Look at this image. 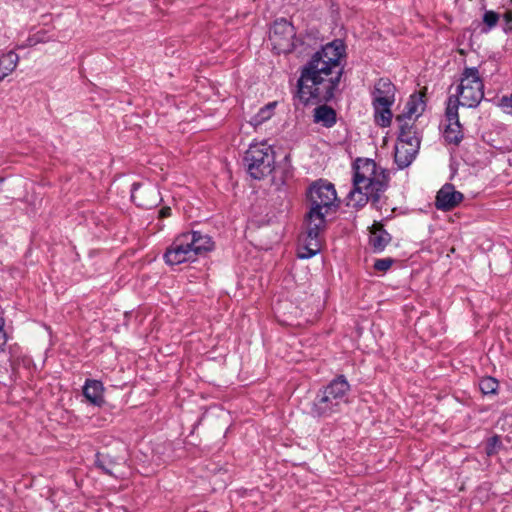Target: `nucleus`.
I'll list each match as a JSON object with an SVG mask.
<instances>
[{
	"mask_svg": "<svg viewBox=\"0 0 512 512\" xmlns=\"http://www.w3.org/2000/svg\"><path fill=\"white\" fill-rule=\"evenodd\" d=\"M344 51L341 41H333L317 51L303 66L297 82V97L303 104L312 99L327 102L334 97L342 76L340 59Z\"/></svg>",
	"mask_w": 512,
	"mask_h": 512,
	"instance_id": "obj_1",
	"label": "nucleus"
},
{
	"mask_svg": "<svg viewBox=\"0 0 512 512\" xmlns=\"http://www.w3.org/2000/svg\"><path fill=\"white\" fill-rule=\"evenodd\" d=\"M353 188L347 196V206L359 209L369 201L379 202L389 184V173L369 158H358L353 164Z\"/></svg>",
	"mask_w": 512,
	"mask_h": 512,
	"instance_id": "obj_2",
	"label": "nucleus"
},
{
	"mask_svg": "<svg viewBox=\"0 0 512 512\" xmlns=\"http://www.w3.org/2000/svg\"><path fill=\"white\" fill-rule=\"evenodd\" d=\"M309 210L305 223L316 227H325L326 216L338 208V198L334 185L325 180L314 182L307 192Z\"/></svg>",
	"mask_w": 512,
	"mask_h": 512,
	"instance_id": "obj_3",
	"label": "nucleus"
},
{
	"mask_svg": "<svg viewBox=\"0 0 512 512\" xmlns=\"http://www.w3.org/2000/svg\"><path fill=\"white\" fill-rule=\"evenodd\" d=\"M350 385L347 379L340 375L333 379L319 392L312 406V412L318 417H328L337 413L348 403Z\"/></svg>",
	"mask_w": 512,
	"mask_h": 512,
	"instance_id": "obj_4",
	"label": "nucleus"
},
{
	"mask_svg": "<svg viewBox=\"0 0 512 512\" xmlns=\"http://www.w3.org/2000/svg\"><path fill=\"white\" fill-rule=\"evenodd\" d=\"M396 87L388 78L378 79L371 91L375 122L388 127L392 121L391 107L395 102Z\"/></svg>",
	"mask_w": 512,
	"mask_h": 512,
	"instance_id": "obj_5",
	"label": "nucleus"
},
{
	"mask_svg": "<svg viewBox=\"0 0 512 512\" xmlns=\"http://www.w3.org/2000/svg\"><path fill=\"white\" fill-rule=\"evenodd\" d=\"M452 97L458 106L474 108L479 105L484 97V84L477 68L464 69L456 94Z\"/></svg>",
	"mask_w": 512,
	"mask_h": 512,
	"instance_id": "obj_6",
	"label": "nucleus"
},
{
	"mask_svg": "<svg viewBox=\"0 0 512 512\" xmlns=\"http://www.w3.org/2000/svg\"><path fill=\"white\" fill-rule=\"evenodd\" d=\"M247 171L254 179H263L274 169V151L266 142L252 143L245 153Z\"/></svg>",
	"mask_w": 512,
	"mask_h": 512,
	"instance_id": "obj_7",
	"label": "nucleus"
},
{
	"mask_svg": "<svg viewBox=\"0 0 512 512\" xmlns=\"http://www.w3.org/2000/svg\"><path fill=\"white\" fill-rule=\"evenodd\" d=\"M420 140L412 125L401 124L398 141L395 145V162L399 168L409 166L418 153Z\"/></svg>",
	"mask_w": 512,
	"mask_h": 512,
	"instance_id": "obj_8",
	"label": "nucleus"
},
{
	"mask_svg": "<svg viewBox=\"0 0 512 512\" xmlns=\"http://www.w3.org/2000/svg\"><path fill=\"white\" fill-rule=\"evenodd\" d=\"M295 29L285 19L276 20L270 30L269 39L277 53H289L294 47Z\"/></svg>",
	"mask_w": 512,
	"mask_h": 512,
	"instance_id": "obj_9",
	"label": "nucleus"
},
{
	"mask_svg": "<svg viewBox=\"0 0 512 512\" xmlns=\"http://www.w3.org/2000/svg\"><path fill=\"white\" fill-rule=\"evenodd\" d=\"M165 262L169 265H178L186 261H194L196 258L187 241L186 234L179 235L167 248L164 254Z\"/></svg>",
	"mask_w": 512,
	"mask_h": 512,
	"instance_id": "obj_10",
	"label": "nucleus"
},
{
	"mask_svg": "<svg viewBox=\"0 0 512 512\" xmlns=\"http://www.w3.org/2000/svg\"><path fill=\"white\" fill-rule=\"evenodd\" d=\"M445 121V140L452 144H458L463 138V133L459 122L458 104L453 100V97L448 98Z\"/></svg>",
	"mask_w": 512,
	"mask_h": 512,
	"instance_id": "obj_11",
	"label": "nucleus"
},
{
	"mask_svg": "<svg viewBox=\"0 0 512 512\" xmlns=\"http://www.w3.org/2000/svg\"><path fill=\"white\" fill-rule=\"evenodd\" d=\"M306 224V236L303 240V245L298 250V257L301 259H308L316 255L318 252H320L321 249V243L319 239L320 232L325 227H316L314 229V226L311 223H305Z\"/></svg>",
	"mask_w": 512,
	"mask_h": 512,
	"instance_id": "obj_12",
	"label": "nucleus"
},
{
	"mask_svg": "<svg viewBox=\"0 0 512 512\" xmlns=\"http://www.w3.org/2000/svg\"><path fill=\"white\" fill-rule=\"evenodd\" d=\"M463 200V194L455 190L451 184H445L437 193L435 205L437 209L449 211Z\"/></svg>",
	"mask_w": 512,
	"mask_h": 512,
	"instance_id": "obj_13",
	"label": "nucleus"
},
{
	"mask_svg": "<svg viewBox=\"0 0 512 512\" xmlns=\"http://www.w3.org/2000/svg\"><path fill=\"white\" fill-rule=\"evenodd\" d=\"M425 103L421 94H412L406 104L405 112L396 117V121L401 124H409L412 117L418 118L424 111Z\"/></svg>",
	"mask_w": 512,
	"mask_h": 512,
	"instance_id": "obj_14",
	"label": "nucleus"
},
{
	"mask_svg": "<svg viewBox=\"0 0 512 512\" xmlns=\"http://www.w3.org/2000/svg\"><path fill=\"white\" fill-rule=\"evenodd\" d=\"M131 199L139 207L151 208L157 204L156 196L149 186L134 183L131 188Z\"/></svg>",
	"mask_w": 512,
	"mask_h": 512,
	"instance_id": "obj_15",
	"label": "nucleus"
},
{
	"mask_svg": "<svg viewBox=\"0 0 512 512\" xmlns=\"http://www.w3.org/2000/svg\"><path fill=\"white\" fill-rule=\"evenodd\" d=\"M185 234L195 258H197L198 255H202L212 249L213 242L208 235H202L199 232H191Z\"/></svg>",
	"mask_w": 512,
	"mask_h": 512,
	"instance_id": "obj_16",
	"label": "nucleus"
},
{
	"mask_svg": "<svg viewBox=\"0 0 512 512\" xmlns=\"http://www.w3.org/2000/svg\"><path fill=\"white\" fill-rule=\"evenodd\" d=\"M104 387L102 382L93 379H87L83 387V395L85 398L96 406L104 403Z\"/></svg>",
	"mask_w": 512,
	"mask_h": 512,
	"instance_id": "obj_17",
	"label": "nucleus"
},
{
	"mask_svg": "<svg viewBox=\"0 0 512 512\" xmlns=\"http://www.w3.org/2000/svg\"><path fill=\"white\" fill-rule=\"evenodd\" d=\"M391 241L390 234L383 229V226L379 222H375L370 230V244L375 251H382Z\"/></svg>",
	"mask_w": 512,
	"mask_h": 512,
	"instance_id": "obj_18",
	"label": "nucleus"
},
{
	"mask_svg": "<svg viewBox=\"0 0 512 512\" xmlns=\"http://www.w3.org/2000/svg\"><path fill=\"white\" fill-rule=\"evenodd\" d=\"M19 62V56L14 51H9L0 57V81L10 75Z\"/></svg>",
	"mask_w": 512,
	"mask_h": 512,
	"instance_id": "obj_19",
	"label": "nucleus"
},
{
	"mask_svg": "<svg viewBox=\"0 0 512 512\" xmlns=\"http://www.w3.org/2000/svg\"><path fill=\"white\" fill-rule=\"evenodd\" d=\"M314 121L322 123L325 127H332L336 123V113L331 107L322 105L315 109Z\"/></svg>",
	"mask_w": 512,
	"mask_h": 512,
	"instance_id": "obj_20",
	"label": "nucleus"
},
{
	"mask_svg": "<svg viewBox=\"0 0 512 512\" xmlns=\"http://www.w3.org/2000/svg\"><path fill=\"white\" fill-rule=\"evenodd\" d=\"M276 103H268L264 107H262L259 112L251 119V124L254 126L260 125L264 121L270 119L273 115V110L275 108Z\"/></svg>",
	"mask_w": 512,
	"mask_h": 512,
	"instance_id": "obj_21",
	"label": "nucleus"
},
{
	"mask_svg": "<svg viewBox=\"0 0 512 512\" xmlns=\"http://www.w3.org/2000/svg\"><path fill=\"white\" fill-rule=\"evenodd\" d=\"M498 381L493 377H484L479 382V388L483 394H494L498 389Z\"/></svg>",
	"mask_w": 512,
	"mask_h": 512,
	"instance_id": "obj_22",
	"label": "nucleus"
},
{
	"mask_svg": "<svg viewBox=\"0 0 512 512\" xmlns=\"http://www.w3.org/2000/svg\"><path fill=\"white\" fill-rule=\"evenodd\" d=\"M499 18L500 17L498 13L489 10L486 11L483 15V23L487 26L488 30H490L497 25Z\"/></svg>",
	"mask_w": 512,
	"mask_h": 512,
	"instance_id": "obj_23",
	"label": "nucleus"
},
{
	"mask_svg": "<svg viewBox=\"0 0 512 512\" xmlns=\"http://www.w3.org/2000/svg\"><path fill=\"white\" fill-rule=\"evenodd\" d=\"M501 445V440H500V437L495 435L491 438L488 439V442H487V446H486V453L488 455H492L494 453H496L497 449L500 447Z\"/></svg>",
	"mask_w": 512,
	"mask_h": 512,
	"instance_id": "obj_24",
	"label": "nucleus"
},
{
	"mask_svg": "<svg viewBox=\"0 0 512 512\" xmlns=\"http://www.w3.org/2000/svg\"><path fill=\"white\" fill-rule=\"evenodd\" d=\"M393 264V259L391 258H383V259H377L374 262V268L377 271L386 272Z\"/></svg>",
	"mask_w": 512,
	"mask_h": 512,
	"instance_id": "obj_25",
	"label": "nucleus"
},
{
	"mask_svg": "<svg viewBox=\"0 0 512 512\" xmlns=\"http://www.w3.org/2000/svg\"><path fill=\"white\" fill-rule=\"evenodd\" d=\"M5 321L2 316V312L0 311V353H2L5 349V346L7 344V334L4 330Z\"/></svg>",
	"mask_w": 512,
	"mask_h": 512,
	"instance_id": "obj_26",
	"label": "nucleus"
},
{
	"mask_svg": "<svg viewBox=\"0 0 512 512\" xmlns=\"http://www.w3.org/2000/svg\"><path fill=\"white\" fill-rule=\"evenodd\" d=\"M502 106L506 109L507 113H512V94L502 99Z\"/></svg>",
	"mask_w": 512,
	"mask_h": 512,
	"instance_id": "obj_27",
	"label": "nucleus"
},
{
	"mask_svg": "<svg viewBox=\"0 0 512 512\" xmlns=\"http://www.w3.org/2000/svg\"><path fill=\"white\" fill-rule=\"evenodd\" d=\"M506 29H512V12L508 11L504 14Z\"/></svg>",
	"mask_w": 512,
	"mask_h": 512,
	"instance_id": "obj_28",
	"label": "nucleus"
},
{
	"mask_svg": "<svg viewBox=\"0 0 512 512\" xmlns=\"http://www.w3.org/2000/svg\"><path fill=\"white\" fill-rule=\"evenodd\" d=\"M172 215V210L168 206H162V219L166 217H170Z\"/></svg>",
	"mask_w": 512,
	"mask_h": 512,
	"instance_id": "obj_29",
	"label": "nucleus"
},
{
	"mask_svg": "<svg viewBox=\"0 0 512 512\" xmlns=\"http://www.w3.org/2000/svg\"><path fill=\"white\" fill-rule=\"evenodd\" d=\"M102 468H103V470H104L107 474H111V472H110L108 469H106V468H104V467H102Z\"/></svg>",
	"mask_w": 512,
	"mask_h": 512,
	"instance_id": "obj_30",
	"label": "nucleus"
}]
</instances>
